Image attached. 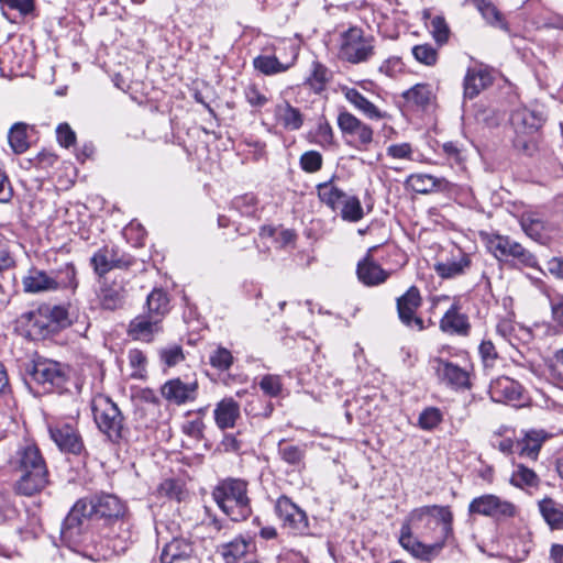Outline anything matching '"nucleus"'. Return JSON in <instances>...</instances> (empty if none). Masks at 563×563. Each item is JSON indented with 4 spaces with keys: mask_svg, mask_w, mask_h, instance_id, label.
<instances>
[{
    "mask_svg": "<svg viewBox=\"0 0 563 563\" xmlns=\"http://www.w3.org/2000/svg\"><path fill=\"white\" fill-rule=\"evenodd\" d=\"M545 296L549 301L551 318L556 327L563 331V294L547 291Z\"/></svg>",
    "mask_w": 563,
    "mask_h": 563,
    "instance_id": "48",
    "label": "nucleus"
},
{
    "mask_svg": "<svg viewBox=\"0 0 563 563\" xmlns=\"http://www.w3.org/2000/svg\"><path fill=\"white\" fill-rule=\"evenodd\" d=\"M478 352L484 365L485 369L494 368L497 360L498 353L490 340H483L479 344Z\"/></svg>",
    "mask_w": 563,
    "mask_h": 563,
    "instance_id": "51",
    "label": "nucleus"
},
{
    "mask_svg": "<svg viewBox=\"0 0 563 563\" xmlns=\"http://www.w3.org/2000/svg\"><path fill=\"white\" fill-rule=\"evenodd\" d=\"M317 189L320 200L332 210L340 208L346 196L341 189L333 186L331 183L319 184Z\"/></svg>",
    "mask_w": 563,
    "mask_h": 563,
    "instance_id": "44",
    "label": "nucleus"
},
{
    "mask_svg": "<svg viewBox=\"0 0 563 563\" xmlns=\"http://www.w3.org/2000/svg\"><path fill=\"white\" fill-rule=\"evenodd\" d=\"M27 125L18 122L12 125L9 132V144L15 154H22L27 151L30 143L26 133Z\"/></svg>",
    "mask_w": 563,
    "mask_h": 563,
    "instance_id": "45",
    "label": "nucleus"
},
{
    "mask_svg": "<svg viewBox=\"0 0 563 563\" xmlns=\"http://www.w3.org/2000/svg\"><path fill=\"white\" fill-rule=\"evenodd\" d=\"M328 81V69L321 64L314 63L309 82L316 91H321Z\"/></svg>",
    "mask_w": 563,
    "mask_h": 563,
    "instance_id": "58",
    "label": "nucleus"
},
{
    "mask_svg": "<svg viewBox=\"0 0 563 563\" xmlns=\"http://www.w3.org/2000/svg\"><path fill=\"white\" fill-rule=\"evenodd\" d=\"M453 514L448 506H421L405 518L399 543L412 556L431 561L453 534Z\"/></svg>",
    "mask_w": 563,
    "mask_h": 563,
    "instance_id": "1",
    "label": "nucleus"
},
{
    "mask_svg": "<svg viewBox=\"0 0 563 563\" xmlns=\"http://www.w3.org/2000/svg\"><path fill=\"white\" fill-rule=\"evenodd\" d=\"M23 290L29 294H40L53 291L51 272H45L36 267L29 269L22 278Z\"/></svg>",
    "mask_w": 563,
    "mask_h": 563,
    "instance_id": "27",
    "label": "nucleus"
},
{
    "mask_svg": "<svg viewBox=\"0 0 563 563\" xmlns=\"http://www.w3.org/2000/svg\"><path fill=\"white\" fill-rule=\"evenodd\" d=\"M511 485L519 488H536L540 478L537 473L523 464H517L510 477Z\"/></svg>",
    "mask_w": 563,
    "mask_h": 563,
    "instance_id": "42",
    "label": "nucleus"
},
{
    "mask_svg": "<svg viewBox=\"0 0 563 563\" xmlns=\"http://www.w3.org/2000/svg\"><path fill=\"white\" fill-rule=\"evenodd\" d=\"M516 506L494 494H485L472 499L468 505L470 515H478L493 518L494 520H505L515 517Z\"/></svg>",
    "mask_w": 563,
    "mask_h": 563,
    "instance_id": "10",
    "label": "nucleus"
},
{
    "mask_svg": "<svg viewBox=\"0 0 563 563\" xmlns=\"http://www.w3.org/2000/svg\"><path fill=\"white\" fill-rule=\"evenodd\" d=\"M260 387L269 397H277L282 391L280 378L275 375H265L260 382Z\"/></svg>",
    "mask_w": 563,
    "mask_h": 563,
    "instance_id": "57",
    "label": "nucleus"
},
{
    "mask_svg": "<svg viewBox=\"0 0 563 563\" xmlns=\"http://www.w3.org/2000/svg\"><path fill=\"white\" fill-rule=\"evenodd\" d=\"M540 22L545 29L563 31V11L544 10L540 15Z\"/></svg>",
    "mask_w": 563,
    "mask_h": 563,
    "instance_id": "55",
    "label": "nucleus"
},
{
    "mask_svg": "<svg viewBox=\"0 0 563 563\" xmlns=\"http://www.w3.org/2000/svg\"><path fill=\"white\" fill-rule=\"evenodd\" d=\"M357 277L363 284L375 286L384 283L388 273L369 257H366L357 265Z\"/></svg>",
    "mask_w": 563,
    "mask_h": 563,
    "instance_id": "31",
    "label": "nucleus"
},
{
    "mask_svg": "<svg viewBox=\"0 0 563 563\" xmlns=\"http://www.w3.org/2000/svg\"><path fill=\"white\" fill-rule=\"evenodd\" d=\"M442 421V413L438 408L429 407L419 416V427L423 430H432Z\"/></svg>",
    "mask_w": 563,
    "mask_h": 563,
    "instance_id": "52",
    "label": "nucleus"
},
{
    "mask_svg": "<svg viewBox=\"0 0 563 563\" xmlns=\"http://www.w3.org/2000/svg\"><path fill=\"white\" fill-rule=\"evenodd\" d=\"M422 299L416 286H411L402 296L397 299V311L400 321L409 328L418 331L424 329L423 320L416 316L417 309L421 306Z\"/></svg>",
    "mask_w": 563,
    "mask_h": 563,
    "instance_id": "13",
    "label": "nucleus"
},
{
    "mask_svg": "<svg viewBox=\"0 0 563 563\" xmlns=\"http://www.w3.org/2000/svg\"><path fill=\"white\" fill-rule=\"evenodd\" d=\"M232 208L242 216L252 217L257 211V199L253 194H245L233 199Z\"/></svg>",
    "mask_w": 563,
    "mask_h": 563,
    "instance_id": "47",
    "label": "nucleus"
},
{
    "mask_svg": "<svg viewBox=\"0 0 563 563\" xmlns=\"http://www.w3.org/2000/svg\"><path fill=\"white\" fill-rule=\"evenodd\" d=\"M49 435L63 452L78 455L85 449L80 434L70 423H57L49 427Z\"/></svg>",
    "mask_w": 563,
    "mask_h": 563,
    "instance_id": "15",
    "label": "nucleus"
},
{
    "mask_svg": "<svg viewBox=\"0 0 563 563\" xmlns=\"http://www.w3.org/2000/svg\"><path fill=\"white\" fill-rule=\"evenodd\" d=\"M57 141L62 146L69 147L76 141V134L67 123H62L56 129Z\"/></svg>",
    "mask_w": 563,
    "mask_h": 563,
    "instance_id": "61",
    "label": "nucleus"
},
{
    "mask_svg": "<svg viewBox=\"0 0 563 563\" xmlns=\"http://www.w3.org/2000/svg\"><path fill=\"white\" fill-rule=\"evenodd\" d=\"M253 65L264 75L271 76L286 71L291 66V63H280L275 55H260L254 58Z\"/></svg>",
    "mask_w": 563,
    "mask_h": 563,
    "instance_id": "43",
    "label": "nucleus"
},
{
    "mask_svg": "<svg viewBox=\"0 0 563 563\" xmlns=\"http://www.w3.org/2000/svg\"><path fill=\"white\" fill-rule=\"evenodd\" d=\"M16 514L15 508L5 495L0 494V523L12 519Z\"/></svg>",
    "mask_w": 563,
    "mask_h": 563,
    "instance_id": "64",
    "label": "nucleus"
},
{
    "mask_svg": "<svg viewBox=\"0 0 563 563\" xmlns=\"http://www.w3.org/2000/svg\"><path fill=\"white\" fill-rule=\"evenodd\" d=\"M432 90L427 84H417L402 92V98L409 107L426 108L432 99Z\"/></svg>",
    "mask_w": 563,
    "mask_h": 563,
    "instance_id": "40",
    "label": "nucleus"
},
{
    "mask_svg": "<svg viewBox=\"0 0 563 563\" xmlns=\"http://www.w3.org/2000/svg\"><path fill=\"white\" fill-rule=\"evenodd\" d=\"M522 231L533 241L545 244L550 239L551 224L537 211L527 210L519 219Z\"/></svg>",
    "mask_w": 563,
    "mask_h": 563,
    "instance_id": "19",
    "label": "nucleus"
},
{
    "mask_svg": "<svg viewBox=\"0 0 563 563\" xmlns=\"http://www.w3.org/2000/svg\"><path fill=\"white\" fill-rule=\"evenodd\" d=\"M518 242L508 235L488 234L486 246L498 261H508Z\"/></svg>",
    "mask_w": 563,
    "mask_h": 563,
    "instance_id": "33",
    "label": "nucleus"
},
{
    "mask_svg": "<svg viewBox=\"0 0 563 563\" xmlns=\"http://www.w3.org/2000/svg\"><path fill=\"white\" fill-rule=\"evenodd\" d=\"M244 96L252 107L261 108L268 102L267 97L264 93H262L260 89L254 85H251L245 88Z\"/></svg>",
    "mask_w": 563,
    "mask_h": 563,
    "instance_id": "60",
    "label": "nucleus"
},
{
    "mask_svg": "<svg viewBox=\"0 0 563 563\" xmlns=\"http://www.w3.org/2000/svg\"><path fill=\"white\" fill-rule=\"evenodd\" d=\"M510 258L515 262L516 265L529 268L538 267L537 256L531 253L529 250L523 247L519 242L512 253Z\"/></svg>",
    "mask_w": 563,
    "mask_h": 563,
    "instance_id": "49",
    "label": "nucleus"
},
{
    "mask_svg": "<svg viewBox=\"0 0 563 563\" xmlns=\"http://www.w3.org/2000/svg\"><path fill=\"white\" fill-rule=\"evenodd\" d=\"M547 269L551 276L563 280V256H553L545 263Z\"/></svg>",
    "mask_w": 563,
    "mask_h": 563,
    "instance_id": "63",
    "label": "nucleus"
},
{
    "mask_svg": "<svg viewBox=\"0 0 563 563\" xmlns=\"http://www.w3.org/2000/svg\"><path fill=\"white\" fill-rule=\"evenodd\" d=\"M68 324L65 307L46 303L21 313L16 319V328L31 340L46 339Z\"/></svg>",
    "mask_w": 563,
    "mask_h": 563,
    "instance_id": "4",
    "label": "nucleus"
},
{
    "mask_svg": "<svg viewBox=\"0 0 563 563\" xmlns=\"http://www.w3.org/2000/svg\"><path fill=\"white\" fill-rule=\"evenodd\" d=\"M214 421L219 429L234 428L240 418V405L233 398L228 397L220 400L213 410Z\"/></svg>",
    "mask_w": 563,
    "mask_h": 563,
    "instance_id": "25",
    "label": "nucleus"
},
{
    "mask_svg": "<svg viewBox=\"0 0 563 563\" xmlns=\"http://www.w3.org/2000/svg\"><path fill=\"white\" fill-rule=\"evenodd\" d=\"M374 38L362 29L352 26L341 34L340 57L352 64L366 62L374 54Z\"/></svg>",
    "mask_w": 563,
    "mask_h": 563,
    "instance_id": "9",
    "label": "nucleus"
},
{
    "mask_svg": "<svg viewBox=\"0 0 563 563\" xmlns=\"http://www.w3.org/2000/svg\"><path fill=\"white\" fill-rule=\"evenodd\" d=\"M439 328L448 334L467 336L472 327L468 317L461 312L460 303L454 301L441 318Z\"/></svg>",
    "mask_w": 563,
    "mask_h": 563,
    "instance_id": "20",
    "label": "nucleus"
},
{
    "mask_svg": "<svg viewBox=\"0 0 563 563\" xmlns=\"http://www.w3.org/2000/svg\"><path fill=\"white\" fill-rule=\"evenodd\" d=\"M275 511L282 526L290 534L306 536L309 533L307 514L289 497L280 496L275 504Z\"/></svg>",
    "mask_w": 563,
    "mask_h": 563,
    "instance_id": "11",
    "label": "nucleus"
},
{
    "mask_svg": "<svg viewBox=\"0 0 563 563\" xmlns=\"http://www.w3.org/2000/svg\"><path fill=\"white\" fill-rule=\"evenodd\" d=\"M430 27L432 36L438 44L442 45L448 42L450 30L442 16H434L431 20Z\"/></svg>",
    "mask_w": 563,
    "mask_h": 563,
    "instance_id": "54",
    "label": "nucleus"
},
{
    "mask_svg": "<svg viewBox=\"0 0 563 563\" xmlns=\"http://www.w3.org/2000/svg\"><path fill=\"white\" fill-rule=\"evenodd\" d=\"M194 544L184 538H174L166 543L161 553V563H177L194 554Z\"/></svg>",
    "mask_w": 563,
    "mask_h": 563,
    "instance_id": "26",
    "label": "nucleus"
},
{
    "mask_svg": "<svg viewBox=\"0 0 563 563\" xmlns=\"http://www.w3.org/2000/svg\"><path fill=\"white\" fill-rule=\"evenodd\" d=\"M212 496L219 508L233 521L245 520L252 514L245 481L224 479L216 486Z\"/></svg>",
    "mask_w": 563,
    "mask_h": 563,
    "instance_id": "5",
    "label": "nucleus"
},
{
    "mask_svg": "<svg viewBox=\"0 0 563 563\" xmlns=\"http://www.w3.org/2000/svg\"><path fill=\"white\" fill-rule=\"evenodd\" d=\"M340 207L341 217L345 221L357 222L363 218V208L356 197L345 196Z\"/></svg>",
    "mask_w": 563,
    "mask_h": 563,
    "instance_id": "46",
    "label": "nucleus"
},
{
    "mask_svg": "<svg viewBox=\"0 0 563 563\" xmlns=\"http://www.w3.org/2000/svg\"><path fill=\"white\" fill-rule=\"evenodd\" d=\"M275 118L278 124L285 130L297 131L303 124V115L299 109L292 107L288 101H283L275 107Z\"/></svg>",
    "mask_w": 563,
    "mask_h": 563,
    "instance_id": "28",
    "label": "nucleus"
},
{
    "mask_svg": "<svg viewBox=\"0 0 563 563\" xmlns=\"http://www.w3.org/2000/svg\"><path fill=\"white\" fill-rule=\"evenodd\" d=\"M412 55L419 63H422L428 66L434 65L438 59L437 49L430 44H421L413 46Z\"/></svg>",
    "mask_w": 563,
    "mask_h": 563,
    "instance_id": "50",
    "label": "nucleus"
},
{
    "mask_svg": "<svg viewBox=\"0 0 563 563\" xmlns=\"http://www.w3.org/2000/svg\"><path fill=\"white\" fill-rule=\"evenodd\" d=\"M338 128L346 144L358 150L368 151L374 142V130L347 110H341L336 118Z\"/></svg>",
    "mask_w": 563,
    "mask_h": 563,
    "instance_id": "8",
    "label": "nucleus"
},
{
    "mask_svg": "<svg viewBox=\"0 0 563 563\" xmlns=\"http://www.w3.org/2000/svg\"><path fill=\"white\" fill-rule=\"evenodd\" d=\"M510 121L516 132L514 145L521 152L532 155L536 151L533 136L543 125L544 117L539 111L519 108L512 112Z\"/></svg>",
    "mask_w": 563,
    "mask_h": 563,
    "instance_id": "7",
    "label": "nucleus"
},
{
    "mask_svg": "<svg viewBox=\"0 0 563 563\" xmlns=\"http://www.w3.org/2000/svg\"><path fill=\"white\" fill-rule=\"evenodd\" d=\"M129 525L121 520H111L101 534L100 547L102 558L110 554L124 553L133 542Z\"/></svg>",
    "mask_w": 563,
    "mask_h": 563,
    "instance_id": "12",
    "label": "nucleus"
},
{
    "mask_svg": "<svg viewBox=\"0 0 563 563\" xmlns=\"http://www.w3.org/2000/svg\"><path fill=\"white\" fill-rule=\"evenodd\" d=\"M211 366L220 371H227L233 363L231 352L225 347H218L209 357Z\"/></svg>",
    "mask_w": 563,
    "mask_h": 563,
    "instance_id": "53",
    "label": "nucleus"
},
{
    "mask_svg": "<svg viewBox=\"0 0 563 563\" xmlns=\"http://www.w3.org/2000/svg\"><path fill=\"white\" fill-rule=\"evenodd\" d=\"M277 452L286 464L298 470L305 467L306 444H291L282 439L278 442Z\"/></svg>",
    "mask_w": 563,
    "mask_h": 563,
    "instance_id": "32",
    "label": "nucleus"
},
{
    "mask_svg": "<svg viewBox=\"0 0 563 563\" xmlns=\"http://www.w3.org/2000/svg\"><path fill=\"white\" fill-rule=\"evenodd\" d=\"M93 271L99 276H103L114 267H120L122 261L117 258L112 249L102 247L97 251L90 260Z\"/></svg>",
    "mask_w": 563,
    "mask_h": 563,
    "instance_id": "37",
    "label": "nucleus"
},
{
    "mask_svg": "<svg viewBox=\"0 0 563 563\" xmlns=\"http://www.w3.org/2000/svg\"><path fill=\"white\" fill-rule=\"evenodd\" d=\"M197 380L185 383L180 378L169 379L161 387L163 398L177 406L194 401L197 397Z\"/></svg>",
    "mask_w": 563,
    "mask_h": 563,
    "instance_id": "16",
    "label": "nucleus"
},
{
    "mask_svg": "<svg viewBox=\"0 0 563 563\" xmlns=\"http://www.w3.org/2000/svg\"><path fill=\"white\" fill-rule=\"evenodd\" d=\"M387 156L395 159H412V147L409 143L391 144L386 148Z\"/></svg>",
    "mask_w": 563,
    "mask_h": 563,
    "instance_id": "59",
    "label": "nucleus"
},
{
    "mask_svg": "<svg viewBox=\"0 0 563 563\" xmlns=\"http://www.w3.org/2000/svg\"><path fill=\"white\" fill-rule=\"evenodd\" d=\"M341 92L354 109L367 119L378 121L386 118V114L356 88L343 86Z\"/></svg>",
    "mask_w": 563,
    "mask_h": 563,
    "instance_id": "22",
    "label": "nucleus"
},
{
    "mask_svg": "<svg viewBox=\"0 0 563 563\" xmlns=\"http://www.w3.org/2000/svg\"><path fill=\"white\" fill-rule=\"evenodd\" d=\"M550 434L542 429H531L525 432L522 439L517 442L519 455L536 461L543 443Z\"/></svg>",
    "mask_w": 563,
    "mask_h": 563,
    "instance_id": "23",
    "label": "nucleus"
},
{
    "mask_svg": "<svg viewBox=\"0 0 563 563\" xmlns=\"http://www.w3.org/2000/svg\"><path fill=\"white\" fill-rule=\"evenodd\" d=\"M93 420L108 441L118 444L126 432L125 419L120 408L109 397L99 395L91 404Z\"/></svg>",
    "mask_w": 563,
    "mask_h": 563,
    "instance_id": "6",
    "label": "nucleus"
},
{
    "mask_svg": "<svg viewBox=\"0 0 563 563\" xmlns=\"http://www.w3.org/2000/svg\"><path fill=\"white\" fill-rule=\"evenodd\" d=\"M448 184L444 178H437L429 174H412L406 180V185L410 189L424 195L438 189H445Z\"/></svg>",
    "mask_w": 563,
    "mask_h": 563,
    "instance_id": "30",
    "label": "nucleus"
},
{
    "mask_svg": "<svg viewBox=\"0 0 563 563\" xmlns=\"http://www.w3.org/2000/svg\"><path fill=\"white\" fill-rule=\"evenodd\" d=\"M124 512L121 500L112 494L95 495L90 498L79 499L65 518L62 527L64 539H73L80 533L85 519H114Z\"/></svg>",
    "mask_w": 563,
    "mask_h": 563,
    "instance_id": "2",
    "label": "nucleus"
},
{
    "mask_svg": "<svg viewBox=\"0 0 563 563\" xmlns=\"http://www.w3.org/2000/svg\"><path fill=\"white\" fill-rule=\"evenodd\" d=\"M433 368L438 378L453 389H470V373L448 360L438 357L433 360Z\"/></svg>",
    "mask_w": 563,
    "mask_h": 563,
    "instance_id": "14",
    "label": "nucleus"
},
{
    "mask_svg": "<svg viewBox=\"0 0 563 563\" xmlns=\"http://www.w3.org/2000/svg\"><path fill=\"white\" fill-rule=\"evenodd\" d=\"M471 261L467 254L459 251V255L444 262H438L434 265V271L442 278H453L462 275L470 266Z\"/></svg>",
    "mask_w": 563,
    "mask_h": 563,
    "instance_id": "34",
    "label": "nucleus"
},
{
    "mask_svg": "<svg viewBox=\"0 0 563 563\" xmlns=\"http://www.w3.org/2000/svg\"><path fill=\"white\" fill-rule=\"evenodd\" d=\"M251 545V539L239 536L232 541L222 544L219 552L225 563H236L241 558L247 554Z\"/></svg>",
    "mask_w": 563,
    "mask_h": 563,
    "instance_id": "35",
    "label": "nucleus"
},
{
    "mask_svg": "<svg viewBox=\"0 0 563 563\" xmlns=\"http://www.w3.org/2000/svg\"><path fill=\"white\" fill-rule=\"evenodd\" d=\"M487 23L501 30H507V23L501 12L496 8L494 3L488 0H473L471 1Z\"/></svg>",
    "mask_w": 563,
    "mask_h": 563,
    "instance_id": "41",
    "label": "nucleus"
},
{
    "mask_svg": "<svg viewBox=\"0 0 563 563\" xmlns=\"http://www.w3.org/2000/svg\"><path fill=\"white\" fill-rule=\"evenodd\" d=\"M125 296L126 290L123 283L117 280L102 285L98 292L101 308L110 311L121 309L124 306Z\"/></svg>",
    "mask_w": 563,
    "mask_h": 563,
    "instance_id": "24",
    "label": "nucleus"
},
{
    "mask_svg": "<svg viewBox=\"0 0 563 563\" xmlns=\"http://www.w3.org/2000/svg\"><path fill=\"white\" fill-rule=\"evenodd\" d=\"M539 509L552 529H563V506L551 498H544L539 503Z\"/></svg>",
    "mask_w": 563,
    "mask_h": 563,
    "instance_id": "39",
    "label": "nucleus"
},
{
    "mask_svg": "<svg viewBox=\"0 0 563 563\" xmlns=\"http://www.w3.org/2000/svg\"><path fill=\"white\" fill-rule=\"evenodd\" d=\"M53 291L70 290L75 292L78 287L77 271L73 263H66L51 272Z\"/></svg>",
    "mask_w": 563,
    "mask_h": 563,
    "instance_id": "29",
    "label": "nucleus"
},
{
    "mask_svg": "<svg viewBox=\"0 0 563 563\" xmlns=\"http://www.w3.org/2000/svg\"><path fill=\"white\" fill-rule=\"evenodd\" d=\"M12 462L21 473L15 483L18 494L34 496L48 485V468L35 443L29 441L22 443L12 457Z\"/></svg>",
    "mask_w": 563,
    "mask_h": 563,
    "instance_id": "3",
    "label": "nucleus"
},
{
    "mask_svg": "<svg viewBox=\"0 0 563 563\" xmlns=\"http://www.w3.org/2000/svg\"><path fill=\"white\" fill-rule=\"evenodd\" d=\"M490 84V76L482 69H468L464 78V96L473 99Z\"/></svg>",
    "mask_w": 563,
    "mask_h": 563,
    "instance_id": "36",
    "label": "nucleus"
},
{
    "mask_svg": "<svg viewBox=\"0 0 563 563\" xmlns=\"http://www.w3.org/2000/svg\"><path fill=\"white\" fill-rule=\"evenodd\" d=\"M488 391L495 402H519L523 398L522 386L508 376L493 379Z\"/></svg>",
    "mask_w": 563,
    "mask_h": 563,
    "instance_id": "18",
    "label": "nucleus"
},
{
    "mask_svg": "<svg viewBox=\"0 0 563 563\" xmlns=\"http://www.w3.org/2000/svg\"><path fill=\"white\" fill-rule=\"evenodd\" d=\"M161 357L168 366H174L184 360L183 350L180 346H172L161 352Z\"/></svg>",
    "mask_w": 563,
    "mask_h": 563,
    "instance_id": "62",
    "label": "nucleus"
},
{
    "mask_svg": "<svg viewBox=\"0 0 563 563\" xmlns=\"http://www.w3.org/2000/svg\"><path fill=\"white\" fill-rule=\"evenodd\" d=\"M31 375L36 383L44 386L60 387L65 382V373L60 364L51 360L36 362Z\"/></svg>",
    "mask_w": 563,
    "mask_h": 563,
    "instance_id": "21",
    "label": "nucleus"
},
{
    "mask_svg": "<svg viewBox=\"0 0 563 563\" xmlns=\"http://www.w3.org/2000/svg\"><path fill=\"white\" fill-rule=\"evenodd\" d=\"M300 166L307 173H316L322 166V155L317 151H308L301 155Z\"/></svg>",
    "mask_w": 563,
    "mask_h": 563,
    "instance_id": "56",
    "label": "nucleus"
},
{
    "mask_svg": "<svg viewBox=\"0 0 563 563\" xmlns=\"http://www.w3.org/2000/svg\"><path fill=\"white\" fill-rule=\"evenodd\" d=\"M163 331V321L158 317L148 313L136 316L129 323L128 334L130 338L142 342H152Z\"/></svg>",
    "mask_w": 563,
    "mask_h": 563,
    "instance_id": "17",
    "label": "nucleus"
},
{
    "mask_svg": "<svg viewBox=\"0 0 563 563\" xmlns=\"http://www.w3.org/2000/svg\"><path fill=\"white\" fill-rule=\"evenodd\" d=\"M148 314L158 317L161 321L169 312V298L166 291L159 288L153 289L146 299Z\"/></svg>",
    "mask_w": 563,
    "mask_h": 563,
    "instance_id": "38",
    "label": "nucleus"
}]
</instances>
